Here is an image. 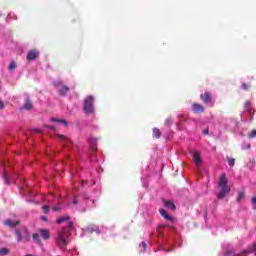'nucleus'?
Segmentation results:
<instances>
[{"label":"nucleus","mask_w":256,"mask_h":256,"mask_svg":"<svg viewBox=\"0 0 256 256\" xmlns=\"http://www.w3.org/2000/svg\"><path fill=\"white\" fill-rule=\"evenodd\" d=\"M164 207L171 209V211H175L177 208L175 207V203L171 200H162Z\"/></svg>","instance_id":"nucleus-11"},{"label":"nucleus","mask_w":256,"mask_h":256,"mask_svg":"<svg viewBox=\"0 0 256 256\" xmlns=\"http://www.w3.org/2000/svg\"><path fill=\"white\" fill-rule=\"evenodd\" d=\"M47 129H49V130H56V127L55 126H47Z\"/></svg>","instance_id":"nucleus-33"},{"label":"nucleus","mask_w":256,"mask_h":256,"mask_svg":"<svg viewBox=\"0 0 256 256\" xmlns=\"http://www.w3.org/2000/svg\"><path fill=\"white\" fill-rule=\"evenodd\" d=\"M4 226L10 227V228H14L15 227V223H13V220L6 219V221H4Z\"/></svg>","instance_id":"nucleus-19"},{"label":"nucleus","mask_w":256,"mask_h":256,"mask_svg":"<svg viewBox=\"0 0 256 256\" xmlns=\"http://www.w3.org/2000/svg\"><path fill=\"white\" fill-rule=\"evenodd\" d=\"M152 137L156 139L160 138V130L158 128L152 129Z\"/></svg>","instance_id":"nucleus-18"},{"label":"nucleus","mask_w":256,"mask_h":256,"mask_svg":"<svg viewBox=\"0 0 256 256\" xmlns=\"http://www.w3.org/2000/svg\"><path fill=\"white\" fill-rule=\"evenodd\" d=\"M242 90L249 91V85L247 83H242Z\"/></svg>","instance_id":"nucleus-28"},{"label":"nucleus","mask_w":256,"mask_h":256,"mask_svg":"<svg viewBox=\"0 0 256 256\" xmlns=\"http://www.w3.org/2000/svg\"><path fill=\"white\" fill-rule=\"evenodd\" d=\"M243 254H247V255L255 254L256 255V244H253V246H251V249L244 250V251L240 252L239 254H235L232 251L228 250V251H226V254L224 256H240Z\"/></svg>","instance_id":"nucleus-6"},{"label":"nucleus","mask_w":256,"mask_h":256,"mask_svg":"<svg viewBox=\"0 0 256 256\" xmlns=\"http://www.w3.org/2000/svg\"><path fill=\"white\" fill-rule=\"evenodd\" d=\"M256 138V129H253L250 133H249V139H254Z\"/></svg>","instance_id":"nucleus-24"},{"label":"nucleus","mask_w":256,"mask_h":256,"mask_svg":"<svg viewBox=\"0 0 256 256\" xmlns=\"http://www.w3.org/2000/svg\"><path fill=\"white\" fill-rule=\"evenodd\" d=\"M158 212L160 213V216H162V218H164V220L168 221V222H173V216L169 215L167 213V211H165L164 209H159Z\"/></svg>","instance_id":"nucleus-9"},{"label":"nucleus","mask_w":256,"mask_h":256,"mask_svg":"<svg viewBox=\"0 0 256 256\" xmlns=\"http://www.w3.org/2000/svg\"><path fill=\"white\" fill-rule=\"evenodd\" d=\"M251 203L253 204V209L256 210V197L251 199Z\"/></svg>","instance_id":"nucleus-29"},{"label":"nucleus","mask_w":256,"mask_h":256,"mask_svg":"<svg viewBox=\"0 0 256 256\" xmlns=\"http://www.w3.org/2000/svg\"><path fill=\"white\" fill-rule=\"evenodd\" d=\"M193 163H195V166L199 167L201 165V157L199 155V152L194 151L193 152Z\"/></svg>","instance_id":"nucleus-12"},{"label":"nucleus","mask_w":256,"mask_h":256,"mask_svg":"<svg viewBox=\"0 0 256 256\" xmlns=\"http://www.w3.org/2000/svg\"><path fill=\"white\" fill-rule=\"evenodd\" d=\"M245 199V193L243 192H238V202H240V200Z\"/></svg>","instance_id":"nucleus-26"},{"label":"nucleus","mask_w":256,"mask_h":256,"mask_svg":"<svg viewBox=\"0 0 256 256\" xmlns=\"http://www.w3.org/2000/svg\"><path fill=\"white\" fill-rule=\"evenodd\" d=\"M171 124H173V119L171 118L166 119V125L170 126Z\"/></svg>","instance_id":"nucleus-31"},{"label":"nucleus","mask_w":256,"mask_h":256,"mask_svg":"<svg viewBox=\"0 0 256 256\" xmlns=\"http://www.w3.org/2000/svg\"><path fill=\"white\" fill-rule=\"evenodd\" d=\"M54 87L58 88V93L62 97H66V95H68V92H70V88H68V86L64 85V83L62 81L54 82Z\"/></svg>","instance_id":"nucleus-5"},{"label":"nucleus","mask_w":256,"mask_h":256,"mask_svg":"<svg viewBox=\"0 0 256 256\" xmlns=\"http://www.w3.org/2000/svg\"><path fill=\"white\" fill-rule=\"evenodd\" d=\"M41 219H42L43 221H45V222L47 221V218H45V217H43V218H41Z\"/></svg>","instance_id":"nucleus-38"},{"label":"nucleus","mask_w":256,"mask_h":256,"mask_svg":"<svg viewBox=\"0 0 256 256\" xmlns=\"http://www.w3.org/2000/svg\"><path fill=\"white\" fill-rule=\"evenodd\" d=\"M41 209L43 210V213L47 214L49 212V206H43L41 207Z\"/></svg>","instance_id":"nucleus-30"},{"label":"nucleus","mask_w":256,"mask_h":256,"mask_svg":"<svg viewBox=\"0 0 256 256\" xmlns=\"http://www.w3.org/2000/svg\"><path fill=\"white\" fill-rule=\"evenodd\" d=\"M25 110L30 111L33 109V104H31V100L29 98L25 99Z\"/></svg>","instance_id":"nucleus-16"},{"label":"nucleus","mask_w":256,"mask_h":256,"mask_svg":"<svg viewBox=\"0 0 256 256\" xmlns=\"http://www.w3.org/2000/svg\"><path fill=\"white\" fill-rule=\"evenodd\" d=\"M228 180L226 179V175H220V180L218 182V187H220V193H218V199L222 200L226 198V195L230 193V187L227 185Z\"/></svg>","instance_id":"nucleus-3"},{"label":"nucleus","mask_w":256,"mask_h":256,"mask_svg":"<svg viewBox=\"0 0 256 256\" xmlns=\"http://www.w3.org/2000/svg\"><path fill=\"white\" fill-rule=\"evenodd\" d=\"M203 135H207V130H206V131H203Z\"/></svg>","instance_id":"nucleus-39"},{"label":"nucleus","mask_w":256,"mask_h":256,"mask_svg":"<svg viewBox=\"0 0 256 256\" xmlns=\"http://www.w3.org/2000/svg\"><path fill=\"white\" fill-rule=\"evenodd\" d=\"M95 102V98L92 95L86 96V98L83 101L82 110L86 115H92L95 113V106L93 103Z\"/></svg>","instance_id":"nucleus-4"},{"label":"nucleus","mask_w":256,"mask_h":256,"mask_svg":"<svg viewBox=\"0 0 256 256\" xmlns=\"http://www.w3.org/2000/svg\"><path fill=\"white\" fill-rule=\"evenodd\" d=\"M33 241H35L36 244H41V240L39 239V234L35 233L31 236Z\"/></svg>","instance_id":"nucleus-20"},{"label":"nucleus","mask_w":256,"mask_h":256,"mask_svg":"<svg viewBox=\"0 0 256 256\" xmlns=\"http://www.w3.org/2000/svg\"><path fill=\"white\" fill-rule=\"evenodd\" d=\"M58 139L62 142H68V138L62 134H58Z\"/></svg>","instance_id":"nucleus-23"},{"label":"nucleus","mask_w":256,"mask_h":256,"mask_svg":"<svg viewBox=\"0 0 256 256\" xmlns=\"http://www.w3.org/2000/svg\"><path fill=\"white\" fill-rule=\"evenodd\" d=\"M37 56H39L37 50H31L27 53V61H35V59H37Z\"/></svg>","instance_id":"nucleus-10"},{"label":"nucleus","mask_w":256,"mask_h":256,"mask_svg":"<svg viewBox=\"0 0 256 256\" xmlns=\"http://www.w3.org/2000/svg\"><path fill=\"white\" fill-rule=\"evenodd\" d=\"M141 247H146V243L142 242Z\"/></svg>","instance_id":"nucleus-37"},{"label":"nucleus","mask_w":256,"mask_h":256,"mask_svg":"<svg viewBox=\"0 0 256 256\" xmlns=\"http://www.w3.org/2000/svg\"><path fill=\"white\" fill-rule=\"evenodd\" d=\"M191 110L195 114H201L205 109L203 108V106H201V104L193 103L191 104Z\"/></svg>","instance_id":"nucleus-8"},{"label":"nucleus","mask_w":256,"mask_h":256,"mask_svg":"<svg viewBox=\"0 0 256 256\" xmlns=\"http://www.w3.org/2000/svg\"><path fill=\"white\" fill-rule=\"evenodd\" d=\"M21 224V221H14V226H19Z\"/></svg>","instance_id":"nucleus-35"},{"label":"nucleus","mask_w":256,"mask_h":256,"mask_svg":"<svg viewBox=\"0 0 256 256\" xmlns=\"http://www.w3.org/2000/svg\"><path fill=\"white\" fill-rule=\"evenodd\" d=\"M72 229V222H68L67 228H62L58 232V238H56V245L62 250H66L68 246V241L66 240L70 236V230Z\"/></svg>","instance_id":"nucleus-1"},{"label":"nucleus","mask_w":256,"mask_h":256,"mask_svg":"<svg viewBox=\"0 0 256 256\" xmlns=\"http://www.w3.org/2000/svg\"><path fill=\"white\" fill-rule=\"evenodd\" d=\"M10 253V251L8 250V248H0V256H6Z\"/></svg>","instance_id":"nucleus-21"},{"label":"nucleus","mask_w":256,"mask_h":256,"mask_svg":"<svg viewBox=\"0 0 256 256\" xmlns=\"http://www.w3.org/2000/svg\"><path fill=\"white\" fill-rule=\"evenodd\" d=\"M4 109V103L0 101V110Z\"/></svg>","instance_id":"nucleus-36"},{"label":"nucleus","mask_w":256,"mask_h":256,"mask_svg":"<svg viewBox=\"0 0 256 256\" xmlns=\"http://www.w3.org/2000/svg\"><path fill=\"white\" fill-rule=\"evenodd\" d=\"M72 204H74V205L78 204V199L74 198V200L72 201Z\"/></svg>","instance_id":"nucleus-34"},{"label":"nucleus","mask_w":256,"mask_h":256,"mask_svg":"<svg viewBox=\"0 0 256 256\" xmlns=\"http://www.w3.org/2000/svg\"><path fill=\"white\" fill-rule=\"evenodd\" d=\"M61 210H62V208H60L58 206L52 207V211H54V212L61 211Z\"/></svg>","instance_id":"nucleus-32"},{"label":"nucleus","mask_w":256,"mask_h":256,"mask_svg":"<svg viewBox=\"0 0 256 256\" xmlns=\"http://www.w3.org/2000/svg\"><path fill=\"white\" fill-rule=\"evenodd\" d=\"M199 99H201V102L203 104H210L212 103V93L206 91L199 95Z\"/></svg>","instance_id":"nucleus-7"},{"label":"nucleus","mask_w":256,"mask_h":256,"mask_svg":"<svg viewBox=\"0 0 256 256\" xmlns=\"http://www.w3.org/2000/svg\"><path fill=\"white\" fill-rule=\"evenodd\" d=\"M227 160H228V166L234 167V159H232V158H227Z\"/></svg>","instance_id":"nucleus-27"},{"label":"nucleus","mask_w":256,"mask_h":256,"mask_svg":"<svg viewBox=\"0 0 256 256\" xmlns=\"http://www.w3.org/2000/svg\"><path fill=\"white\" fill-rule=\"evenodd\" d=\"M39 233L41 234V238H43V240H49V231L46 229H41L39 230Z\"/></svg>","instance_id":"nucleus-15"},{"label":"nucleus","mask_w":256,"mask_h":256,"mask_svg":"<svg viewBox=\"0 0 256 256\" xmlns=\"http://www.w3.org/2000/svg\"><path fill=\"white\" fill-rule=\"evenodd\" d=\"M15 69H17V63L10 62V64L8 65V70L15 71Z\"/></svg>","instance_id":"nucleus-22"},{"label":"nucleus","mask_w":256,"mask_h":256,"mask_svg":"<svg viewBox=\"0 0 256 256\" xmlns=\"http://www.w3.org/2000/svg\"><path fill=\"white\" fill-rule=\"evenodd\" d=\"M14 235L17 236V242L23 243V244L29 243L32 237L27 227H21L17 230H14Z\"/></svg>","instance_id":"nucleus-2"},{"label":"nucleus","mask_w":256,"mask_h":256,"mask_svg":"<svg viewBox=\"0 0 256 256\" xmlns=\"http://www.w3.org/2000/svg\"><path fill=\"white\" fill-rule=\"evenodd\" d=\"M70 220V216H62L56 220V224L60 225Z\"/></svg>","instance_id":"nucleus-14"},{"label":"nucleus","mask_w":256,"mask_h":256,"mask_svg":"<svg viewBox=\"0 0 256 256\" xmlns=\"http://www.w3.org/2000/svg\"><path fill=\"white\" fill-rule=\"evenodd\" d=\"M244 112L251 113V102H244Z\"/></svg>","instance_id":"nucleus-17"},{"label":"nucleus","mask_w":256,"mask_h":256,"mask_svg":"<svg viewBox=\"0 0 256 256\" xmlns=\"http://www.w3.org/2000/svg\"><path fill=\"white\" fill-rule=\"evenodd\" d=\"M50 121H52L54 123H60V124L64 125V127H68V122H66V120H64V119L52 118V119H50Z\"/></svg>","instance_id":"nucleus-13"},{"label":"nucleus","mask_w":256,"mask_h":256,"mask_svg":"<svg viewBox=\"0 0 256 256\" xmlns=\"http://www.w3.org/2000/svg\"><path fill=\"white\" fill-rule=\"evenodd\" d=\"M250 149H251V144L249 143L242 144V150H250Z\"/></svg>","instance_id":"nucleus-25"}]
</instances>
